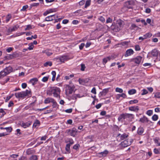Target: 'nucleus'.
Listing matches in <instances>:
<instances>
[{
	"label": "nucleus",
	"mask_w": 160,
	"mask_h": 160,
	"mask_svg": "<svg viewBox=\"0 0 160 160\" xmlns=\"http://www.w3.org/2000/svg\"><path fill=\"white\" fill-rule=\"evenodd\" d=\"M29 47L28 48V50H31L33 49L34 48L33 45L32 43H30L28 44Z\"/></svg>",
	"instance_id": "obj_46"
},
{
	"label": "nucleus",
	"mask_w": 160,
	"mask_h": 160,
	"mask_svg": "<svg viewBox=\"0 0 160 160\" xmlns=\"http://www.w3.org/2000/svg\"><path fill=\"white\" fill-rule=\"evenodd\" d=\"M148 93V92L147 90L145 89H143L142 90V92L141 93V95H144L147 94Z\"/></svg>",
	"instance_id": "obj_57"
},
{
	"label": "nucleus",
	"mask_w": 160,
	"mask_h": 160,
	"mask_svg": "<svg viewBox=\"0 0 160 160\" xmlns=\"http://www.w3.org/2000/svg\"><path fill=\"white\" fill-rule=\"evenodd\" d=\"M133 53L134 51L133 50L131 49H130L126 51L124 56L125 57H127L132 54Z\"/></svg>",
	"instance_id": "obj_12"
},
{
	"label": "nucleus",
	"mask_w": 160,
	"mask_h": 160,
	"mask_svg": "<svg viewBox=\"0 0 160 160\" xmlns=\"http://www.w3.org/2000/svg\"><path fill=\"white\" fill-rule=\"evenodd\" d=\"M80 147V145L79 144H76L74 145L73 147V148L77 151L78 150L79 148Z\"/></svg>",
	"instance_id": "obj_39"
},
{
	"label": "nucleus",
	"mask_w": 160,
	"mask_h": 160,
	"mask_svg": "<svg viewBox=\"0 0 160 160\" xmlns=\"http://www.w3.org/2000/svg\"><path fill=\"white\" fill-rule=\"evenodd\" d=\"M30 159V160H37L38 158L36 155H32Z\"/></svg>",
	"instance_id": "obj_53"
},
{
	"label": "nucleus",
	"mask_w": 160,
	"mask_h": 160,
	"mask_svg": "<svg viewBox=\"0 0 160 160\" xmlns=\"http://www.w3.org/2000/svg\"><path fill=\"white\" fill-rule=\"evenodd\" d=\"M135 2L132 0H130L126 2L124 4V7L128 9H132L135 6Z\"/></svg>",
	"instance_id": "obj_3"
},
{
	"label": "nucleus",
	"mask_w": 160,
	"mask_h": 160,
	"mask_svg": "<svg viewBox=\"0 0 160 160\" xmlns=\"http://www.w3.org/2000/svg\"><path fill=\"white\" fill-rule=\"evenodd\" d=\"M61 91L60 88L57 87H51L49 90L51 94H53L54 97L56 98L59 97V98H60V94Z\"/></svg>",
	"instance_id": "obj_2"
},
{
	"label": "nucleus",
	"mask_w": 160,
	"mask_h": 160,
	"mask_svg": "<svg viewBox=\"0 0 160 160\" xmlns=\"http://www.w3.org/2000/svg\"><path fill=\"white\" fill-rule=\"evenodd\" d=\"M152 34L150 33H147L145 34L143 36L145 39H146L151 37L152 36Z\"/></svg>",
	"instance_id": "obj_36"
},
{
	"label": "nucleus",
	"mask_w": 160,
	"mask_h": 160,
	"mask_svg": "<svg viewBox=\"0 0 160 160\" xmlns=\"http://www.w3.org/2000/svg\"><path fill=\"white\" fill-rule=\"evenodd\" d=\"M7 75L8 74H7L6 72H5L3 69V71L0 72V78L3 77Z\"/></svg>",
	"instance_id": "obj_29"
},
{
	"label": "nucleus",
	"mask_w": 160,
	"mask_h": 160,
	"mask_svg": "<svg viewBox=\"0 0 160 160\" xmlns=\"http://www.w3.org/2000/svg\"><path fill=\"white\" fill-rule=\"evenodd\" d=\"M139 121L142 123H144L145 122H148L149 121V120L145 116H143L142 118L140 119Z\"/></svg>",
	"instance_id": "obj_20"
},
{
	"label": "nucleus",
	"mask_w": 160,
	"mask_h": 160,
	"mask_svg": "<svg viewBox=\"0 0 160 160\" xmlns=\"http://www.w3.org/2000/svg\"><path fill=\"white\" fill-rule=\"evenodd\" d=\"M15 95L17 98H23L26 96L31 97V91L26 90L25 91H22L18 93H16Z\"/></svg>",
	"instance_id": "obj_1"
},
{
	"label": "nucleus",
	"mask_w": 160,
	"mask_h": 160,
	"mask_svg": "<svg viewBox=\"0 0 160 160\" xmlns=\"http://www.w3.org/2000/svg\"><path fill=\"white\" fill-rule=\"evenodd\" d=\"M5 129H6L7 131L9 132H11L12 130V128L11 127L5 128Z\"/></svg>",
	"instance_id": "obj_51"
},
{
	"label": "nucleus",
	"mask_w": 160,
	"mask_h": 160,
	"mask_svg": "<svg viewBox=\"0 0 160 160\" xmlns=\"http://www.w3.org/2000/svg\"><path fill=\"white\" fill-rule=\"evenodd\" d=\"M52 65V63L51 61L47 62L45 63L44 64V66L45 67H47L48 66L50 67Z\"/></svg>",
	"instance_id": "obj_37"
},
{
	"label": "nucleus",
	"mask_w": 160,
	"mask_h": 160,
	"mask_svg": "<svg viewBox=\"0 0 160 160\" xmlns=\"http://www.w3.org/2000/svg\"><path fill=\"white\" fill-rule=\"evenodd\" d=\"M49 78V76H46L44 77L42 79V81L43 82H45L47 81Z\"/></svg>",
	"instance_id": "obj_56"
},
{
	"label": "nucleus",
	"mask_w": 160,
	"mask_h": 160,
	"mask_svg": "<svg viewBox=\"0 0 160 160\" xmlns=\"http://www.w3.org/2000/svg\"><path fill=\"white\" fill-rule=\"evenodd\" d=\"M138 27L135 24H132L131 26L130 27V29L131 30H133Z\"/></svg>",
	"instance_id": "obj_49"
},
{
	"label": "nucleus",
	"mask_w": 160,
	"mask_h": 160,
	"mask_svg": "<svg viewBox=\"0 0 160 160\" xmlns=\"http://www.w3.org/2000/svg\"><path fill=\"white\" fill-rule=\"evenodd\" d=\"M66 143H68L67 144H69L71 146L74 143V141L72 138H68L67 140L65 141Z\"/></svg>",
	"instance_id": "obj_19"
},
{
	"label": "nucleus",
	"mask_w": 160,
	"mask_h": 160,
	"mask_svg": "<svg viewBox=\"0 0 160 160\" xmlns=\"http://www.w3.org/2000/svg\"><path fill=\"white\" fill-rule=\"evenodd\" d=\"M128 110L130 111L137 112L139 110V108L138 106H133L129 107Z\"/></svg>",
	"instance_id": "obj_8"
},
{
	"label": "nucleus",
	"mask_w": 160,
	"mask_h": 160,
	"mask_svg": "<svg viewBox=\"0 0 160 160\" xmlns=\"http://www.w3.org/2000/svg\"><path fill=\"white\" fill-rule=\"evenodd\" d=\"M120 97H122L123 98H126L127 97V95L124 93H122L121 94H118L117 95L116 98L117 99H119Z\"/></svg>",
	"instance_id": "obj_23"
},
{
	"label": "nucleus",
	"mask_w": 160,
	"mask_h": 160,
	"mask_svg": "<svg viewBox=\"0 0 160 160\" xmlns=\"http://www.w3.org/2000/svg\"><path fill=\"white\" fill-rule=\"evenodd\" d=\"M69 59L68 57L67 56H63L60 57L59 59L62 62H64L65 61H67Z\"/></svg>",
	"instance_id": "obj_10"
},
{
	"label": "nucleus",
	"mask_w": 160,
	"mask_h": 160,
	"mask_svg": "<svg viewBox=\"0 0 160 160\" xmlns=\"http://www.w3.org/2000/svg\"><path fill=\"white\" fill-rule=\"evenodd\" d=\"M53 98H47L45 100L44 102L45 104L52 102L53 101Z\"/></svg>",
	"instance_id": "obj_22"
},
{
	"label": "nucleus",
	"mask_w": 160,
	"mask_h": 160,
	"mask_svg": "<svg viewBox=\"0 0 160 160\" xmlns=\"http://www.w3.org/2000/svg\"><path fill=\"white\" fill-rule=\"evenodd\" d=\"M52 103H53L52 106L53 108H56L57 107V103L54 99H53V101Z\"/></svg>",
	"instance_id": "obj_52"
},
{
	"label": "nucleus",
	"mask_w": 160,
	"mask_h": 160,
	"mask_svg": "<svg viewBox=\"0 0 160 160\" xmlns=\"http://www.w3.org/2000/svg\"><path fill=\"white\" fill-rule=\"evenodd\" d=\"M109 88L103 89L102 92H100L99 95L100 96H105L109 91Z\"/></svg>",
	"instance_id": "obj_11"
},
{
	"label": "nucleus",
	"mask_w": 160,
	"mask_h": 160,
	"mask_svg": "<svg viewBox=\"0 0 160 160\" xmlns=\"http://www.w3.org/2000/svg\"><path fill=\"white\" fill-rule=\"evenodd\" d=\"M74 77L73 74H71L69 76H66L65 77V79L66 80H68Z\"/></svg>",
	"instance_id": "obj_48"
},
{
	"label": "nucleus",
	"mask_w": 160,
	"mask_h": 160,
	"mask_svg": "<svg viewBox=\"0 0 160 160\" xmlns=\"http://www.w3.org/2000/svg\"><path fill=\"white\" fill-rule=\"evenodd\" d=\"M153 113V111L152 110H148L147 112V114L149 116H151Z\"/></svg>",
	"instance_id": "obj_54"
},
{
	"label": "nucleus",
	"mask_w": 160,
	"mask_h": 160,
	"mask_svg": "<svg viewBox=\"0 0 160 160\" xmlns=\"http://www.w3.org/2000/svg\"><path fill=\"white\" fill-rule=\"evenodd\" d=\"M39 3H33L31 5V6L32 7H37L39 5Z\"/></svg>",
	"instance_id": "obj_63"
},
{
	"label": "nucleus",
	"mask_w": 160,
	"mask_h": 160,
	"mask_svg": "<svg viewBox=\"0 0 160 160\" xmlns=\"http://www.w3.org/2000/svg\"><path fill=\"white\" fill-rule=\"evenodd\" d=\"M69 132H70V135L72 137H75L77 132V131L74 128L72 130H69Z\"/></svg>",
	"instance_id": "obj_21"
},
{
	"label": "nucleus",
	"mask_w": 160,
	"mask_h": 160,
	"mask_svg": "<svg viewBox=\"0 0 160 160\" xmlns=\"http://www.w3.org/2000/svg\"><path fill=\"white\" fill-rule=\"evenodd\" d=\"M152 119L154 121L157 120L158 119V116L156 114H154L152 117Z\"/></svg>",
	"instance_id": "obj_45"
},
{
	"label": "nucleus",
	"mask_w": 160,
	"mask_h": 160,
	"mask_svg": "<svg viewBox=\"0 0 160 160\" xmlns=\"http://www.w3.org/2000/svg\"><path fill=\"white\" fill-rule=\"evenodd\" d=\"M85 0H82L79 2V4L80 6H82L85 3Z\"/></svg>",
	"instance_id": "obj_64"
},
{
	"label": "nucleus",
	"mask_w": 160,
	"mask_h": 160,
	"mask_svg": "<svg viewBox=\"0 0 160 160\" xmlns=\"http://www.w3.org/2000/svg\"><path fill=\"white\" fill-rule=\"evenodd\" d=\"M79 83L80 84L82 85H84L86 82V80L84 79H81L79 78L78 80Z\"/></svg>",
	"instance_id": "obj_38"
},
{
	"label": "nucleus",
	"mask_w": 160,
	"mask_h": 160,
	"mask_svg": "<svg viewBox=\"0 0 160 160\" xmlns=\"http://www.w3.org/2000/svg\"><path fill=\"white\" fill-rule=\"evenodd\" d=\"M154 152L156 154H160V149L155 148L153 150Z\"/></svg>",
	"instance_id": "obj_44"
},
{
	"label": "nucleus",
	"mask_w": 160,
	"mask_h": 160,
	"mask_svg": "<svg viewBox=\"0 0 160 160\" xmlns=\"http://www.w3.org/2000/svg\"><path fill=\"white\" fill-rule=\"evenodd\" d=\"M38 79L37 78H34L31 79L29 81L30 83H32L33 85H34L36 83V82L38 81Z\"/></svg>",
	"instance_id": "obj_18"
},
{
	"label": "nucleus",
	"mask_w": 160,
	"mask_h": 160,
	"mask_svg": "<svg viewBox=\"0 0 160 160\" xmlns=\"http://www.w3.org/2000/svg\"><path fill=\"white\" fill-rule=\"evenodd\" d=\"M136 93V90L135 89H132L128 91V93L129 95H132Z\"/></svg>",
	"instance_id": "obj_34"
},
{
	"label": "nucleus",
	"mask_w": 160,
	"mask_h": 160,
	"mask_svg": "<svg viewBox=\"0 0 160 160\" xmlns=\"http://www.w3.org/2000/svg\"><path fill=\"white\" fill-rule=\"evenodd\" d=\"M81 70L82 71H84L86 68L85 65L83 64H81Z\"/></svg>",
	"instance_id": "obj_60"
},
{
	"label": "nucleus",
	"mask_w": 160,
	"mask_h": 160,
	"mask_svg": "<svg viewBox=\"0 0 160 160\" xmlns=\"http://www.w3.org/2000/svg\"><path fill=\"white\" fill-rule=\"evenodd\" d=\"M128 137V135L125 133H124L122 134H119L117 136V139L118 141L120 142L127 138Z\"/></svg>",
	"instance_id": "obj_6"
},
{
	"label": "nucleus",
	"mask_w": 160,
	"mask_h": 160,
	"mask_svg": "<svg viewBox=\"0 0 160 160\" xmlns=\"http://www.w3.org/2000/svg\"><path fill=\"white\" fill-rule=\"evenodd\" d=\"M12 15L10 14H8L6 17V22H8L10 20V19L11 18Z\"/></svg>",
	"instance_id": "obj_41"
},
{
	"label": "nucleus",
	"mask_w": 160,
	"mask_h": 160,
	"mask_svg": "<svg viewBox=\"0 0 160 160\" xmlns=\"http://www.w3.org/2000/svg\"><path fill=\"white\" fill-rule=\"evenodd\" d=\"M32 28V26L30 25H27L26 28H25V30H29Z\"/></svg>",
	"instance_id": "obj_61"
},
{
	"label": "nucleus",
	"mask_w": 160,
	"mask_h": 160,
	"mask_svg": "<svg viewBox=\"0 0 160 160\" xmlns=\"http://www.w3.org/2000/svg\"><path fill=\"white\" fill-rule=\"evenodd\" d=\"M58 15L55 14L48 16L46 17L45 21H50L54 20L56 18H58Z\"/></svg>",
	"instance_id": "obj_7"
},
{
	"label": "nucleus",
	"mask_w": 160,
	"mask_h": 160,
	"mask_svg": "<svg viewBox=\"0 0 160 160\" xmlns=\"http://www.w3.org/2000/svg\"><path fill=\"white\" fill-rule=\"evenodd\" d=\"M126 118H130L131 119H133L134 118V116L133 114L130 113H126Z\"/></svg>",
	"instance_id": "obj_30"
},
{
	"label": "nucleus",
	"mask_w": 160,
	"mask_h": 160,
	"mask_svg": "<svg viewBox=\"0 0 160 160\" xmlns=\"http://www.w3.org/2000/svg\"><path fill=\"white\" fill-rule=\"evenodd\" d=\"M44 52L48 56H50L52 54V52L51 51V50L49 49H47L45 50L44 51Z\"/></svg>",
	"instance_id": "obj_27"
},
{
	"label": "nucleus",
	"mask_w": 160,
	"mask_h": 160,
	"mask_svg": "<svg viewBox=\"0 0 160 160\" xmlns=\"http://www.w3.org/2000/svg\"><path fill=\"white\" fill-rule=\"evenodd\" d=\"M130 41H123L121 42V44L124 46H126L128 45V44L130 43Z\"/></svg>",
	"instance_id": "obj_43"
},
{
	"label": "nucleus",
	"mask_w": 160,
	"mask_h": 160,
	"mask_svg": "<svg viewBox=\"0 0 160 160\" xmlns=\"http://www.w3.org/2000/svg\"><path fill=\"white\" fill-rule=\"evenodd\" d=\"M126 113L121 114L118 117V120L119 121H122V119H125L126 118Z\"/></svg>",
	"instance_id": "obj_17"
},
{
	"label": "nucleus",
	"mask_w": 160,
	"mask_h": 160,
	"mask_svg": "<svg viewBox=\"0 0 160 160\" xmlns=\"http://www.w3.org/2000/svg\"><path fill=\"white\" fill-rule=\"evenodd\" d=\"M108 152L107 150H104L103 152L99 153V154L101 155L102 156L105 157L108 153Z\"/></svg>",
	"instance_id": "obj_31"
},
{
	"label": "nucleus",
	"mask_w": 160,
	"mask_h": 160,
	"mask_svg": "<svg viewBox=\"0 0 160 160\" xmlns=\"http://www.w3.org/2000/svg\"><path fill=\"white\" fill-rule=\"evenodd\" d=\"M151 53L153 57H157L158 54V51L157 49H155L151 51Z\"/></svg>",
	"instance_id": "obj_14"
},
{
	"label": "nucleus",
	"mask_w": 160,
	"mask_h": 160,
	"mask_svg": "<svg viewBox=\"0 0 160 160\" xmlns=\"http://www.w3.org/2000/svg\"><path fill=\"white\" fill-rule=\"evenodd\" d=\"M111 59L110 57H108L106 58H104L103 59L102 63L103 64H105L108 62V61H110Z\"/></svg>",
	"instance_id": "obj_28"
},
{
	"label": "nucleus",
	"mask_w": 160,
	"mask_h": 160,
	"mask_svg": "<svg viewBox=\"0 0 160 160\" xmlns=\"http://www.w3.org/2000/svg\"><path fill=\"white\" fill-rule=\"evenodd\" d=\"M132 141V139H128L121 142L120 145L124 148L127 147L131 144Z\"/></svg>",
	"instance_id": "obj_5"
},
{
	"label": "nucleus",
	"mask_w": 160,
	"mask_h": 160,
	"mask_svg": "<svg viewBox=\"0 0 160 160\" xmlns=\"http://www.w3.org/2000/svg\"><path fill=\"white\" fill-rule=\"evenodd\" d=\"M4 70L8 75L12 71L13 69L11 67L9 66L6 67Z\"/></svg>",
	"instance_id": "obj_15"
},
{
	"label": "nucleus",
	"mask_w": 160,
	"mask_h": 160,
	"mask_svg": "<svg viewBox=\"0 0 160 160\" xmlns=\"http://www.w3.org/2000/svg\"><path fill=\"white\" fill-rule=\"evenodd\" d=\"M142 58V57L140 56H138L136 58L133 59L132 61L134 62L135 63L139 64L141 62Z\"/></svg>",
	"instance_id": "obj_9"
},
{
	"label": "nucleus",
	"mask_w": 160,
	"mask_h": 160,
	"mask_svg": "<svg viewBox=\"0 0 160 160\" xmlns=\"http://www.w3.org/2000/svg\"><path fill=\"white\" fill-rule=\"evenodd\" d=\"M154 97L157 98H160V92H157L155 94Z\"/></svg>",
	"instance_id": "obj_59"
},
{
	"label": "nucleus",
	"mask_w": 160,
	"mask_h": 160,
	"mask_svg": "<svg viewBox=\"0 0 160 160\" xmlns=\"http://www.w3.org/2000/svg\"><path fill=\"white\" fill-rule=\"evenodd\" d=\"M75 87L73 86L67 85L66 87L65 92L67 96H69L70 94L72 93L74 91Z\"/></svg>",
	"instance_id": "obj_4"
},
{
	"label": "nucleus",
	"mask_w": 160,
	"mask_h": 160,
	"mask_svg": "<svg viewBox=\"0 0 160 160\" xmlns=\"http://www.w3.org/2000/svg\"><path fill=\"white\" fill-rule=\"evenodd\" d=\"M79 95V94H74L71 96H69L68 99L69 100H76L77 98V96Z\"/></svg>",
	"instance_id": "obj_26"
},
{
	"label": "nucleus",
	"mask_w": 160,
	"mask_h": 160,
	"mask_svg": "<svg viewBox=\"0 0 160 160\" xmlns=\"http://www.w3.org/2000/svg\"><path fill=\"white\" fill-rule=\"evenodd\" d=\"M112 21V19L111 18H108L106 22V23H111Z\"/></svg>",
	"instance_id": "obj_58"
},
{
	"label": "nucleus",
	"mask_w": 160,
	"mask_h": 160,
	"mask_svg": "<svg viewBox=\"0 0 160 160\" xmlns=\"http://www.w3.org/2000/svg\"><path fill=\"white\" fill-rule=\"evenodd\" d=\"M138 101L137 99H134L132 100H130L129 102V103L130 104H133L138 103Z\"/></svg>",
	"instance_id": "obj_40"
},
{
	"label": "nucleus",
	"mask_w": 160,
	"mask_h": 160,
	"mask_svg": "<svg viewBox=\"0 0 160 160\" xmlns=\"http://www.w3.org/2000/svg\"><path fill=\"white\" fill-rule=\"evenodd\" d=\"M40 125V122L38 120H36L34 123L33 127V128H36L37 127H38Z\"/></svg>",
	"instance_id": "obj_25"
},
{
	"label": "nucleus",
	"mask_w": 160,
	"mask_h": 160,
	"mask_svg": "<svg viewBox=\"0 0 160 160\" xmlns=\"http://www.w3.org/2000/svg\"><path fill=\"white\" fill-rule=\"evenodd\" d=\"M94 135H89L86 137V139L87 140V142L88 143L94 141Z\"/></svg>",
	"instance_id": "obj_13"
},
{
	"label": "nucleus",
	"mask_w": 160,
	"mask_h": 160,
	"mask_svg": "<svg viewBox=\"0 0 160 160\" xmlns=\"http://www.w3.org/2000/svg\"><path fill=\"white\" fill-rule=\"evenodd\" d=\"M28 8V5H26L23 6L21 10V11H25Z\"/></svg>",
	"instance_id": "obj_62"
},
{
	"label": "nucleus",
	"mask_w": 160,
	"mask_h": 160,
	"mask_svg": "<svg viewBox=\"0 0 160 160\" xmlns=\"http://www.w3.org/2000/svg\"><path fill=\"white\" fill-rule=\"evenodd\" d=\"M71 146L69 144H67L65 147V150L68 153H70L71 152L70 147Z\"/></svg>",
	"instance_id": "obj_33"
},
{
	"label": "nucleus",
	"mask_w": 160,
	"mask_h": 160,
	"mask_svg": "<svg viewBox=\"0 0 160 160\" xmlns=\"http://www.w3.org/2000/svg\"><path fill=\"white\" fill-rule=\"evenodd\" d=\"M49 13H50L52 12H55L57 11L56 8H52L48 10Z\"/></svg>",
	"instance_id": "obj_47"
},
{
	"label": "nucleus",
	"mask_w": 160,
	"mask_h": 160,
	"mask_svg": "<svg viewBox=\"0 0 160 160\" xmlns=\"http://www.w3.org/2000/svg\"><path fill=\"white\" fill-rule=\"evenodd\" d=\"M115 91L116 92H118L119 93H122L123 91V90L122 89L118 88H116Z\"/></svg>",
	"instance_id": "obj_50"
},
{
	"label": "nucleus",
	"mask_w": 160,
	"mask_h": 160,
	"mask_svg": "<svg viewBox=\"0 0 160 160\" xmlns=\"http://www.w3.org/2000/svg\"><path fill=\"white\" fill-rule=\"evenodd\" d=\"M144 129L143 128L141 127H139L137 131V133L139 135H141L144 132Z\"/></svg>",
	"instance_id": "obj_24"
},
{
	"label": "nucleus",
	"mask_w": 160,
	"mask_h": 160,
	"mask_svg": "<svg viewBox=\"0 0 160 160\" xmlns=\"http://www.w3.org/2000/svg\"><path fill=\"white\" fill-rule=\"evenodd\" d=\"M17 29L16 26H15L13 27H10L8 28V31L9 32L14 31Z\"/></svg>",
	"instance_id": "obj_42"
},
{
	"label": "nucleus",
	"mask_w": 160,
	"mask_h": 160,
	"mask_svg": "<svg viewBox=\"0 0 160 160\" xmlns=\"http://www.w3.org/2000/svg\"><path fill=\"white\" fill-rule=\"evenodd\" d=\"M99 20L102 22H104L105 19L102 16H100L99 18Z\"/></svg>",
	"instance_id": "obj_55"
},
{
	"label": "nucleus",
	"mask_w": 160,
	"mask_h": 160,
	"mask_svg": "<svg viewBox=\"0 0 160 160\" xmlns=\"http://www.w3.org/2000/svg\"><path fill=\"white\" fill-rule=\"evenodd\" d=\"M91 0H87L85 3L84 8H87L88 7H89L91 4Z\"/></svg>",
	"instance_id": "obj_35"
},
{
	"label": "nucleus",
	"mask_w": 160,
	"mask_h": 160,
	"mask_svg": "<svg viewBox=\"0 0 160 160\" xmlns=\"http://www.w3.org/2000/svg\"><path fill=\"white\" fill-rule=\"evenodd\" d=\"M34 152L33 150L31 148H29L27 150L26 153L28 155H30L33 153Z\"/></svg>",
	"instance_id": "obj_32"
},
{
	"label": "nucleus",
	"mask_w": 160,
	"mask_h": 160,
	"mask_svg": "<svg viewBox=\"0 0 160 160\" xmlns=\"http://www.w3.org/2000/svg\"><path fill=\"white\" fill-rule=\"evenodd\" d=\"M31 124V122L28 121L26 123L22 122L21 124V126L24 128H26L29 127Z\"/></svg>",
	"instance_id": "obj_16"
}]
</instances>
